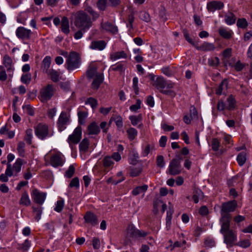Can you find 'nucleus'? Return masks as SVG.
Returning <instances> with one entry per match:
<instances>
[{
  "label": "nucleus",
  "instance_id": "obj_15",
  "mask_svg": "<svg viewBox=\"0 0 252 252\" xmlns=\"http://www.w3.org/2000/svg\"><path fill=\"white\" fill-rule=\"evenodd\" d=\"M224 6L223 3L220 1H212L207 4V9L210 12H214L217 10H220Z\"/></svg>",
  "mask_w": 252,
  "mask_h": 252
},
{
  "label": "nucleus",
  "instance_id": "obj_8",
  "mask_svg": "<svg viewBox=\"0 0 252 252\" xmlns=\"http://www.w3.org/2000/svg\"><path fill=\"white\" fill-rule=\"evenodd\" d=\"M147 234V232L137 229L133 225H129L127 227V235L129 238H138L140 237H145Z\"/></svg>",
  "mask_w": 252,
  "mask_h": 252
},
{
  "label": "nucleus",
  "instance_id": "obj_13",
  "mask_svg": "<svg viewBox=\"0 0 252 252\" xmlns=\"http://www.w3.org/2000/svg\"><path fill=\"white\" fill-rule=\"evenodd\" d=\"M69 121V117L67 113L62 112L58 120L57 124L60 131H62L66 128V125Z\"/></svg>",
  "mask_w": 252,
  "mask_h": 252
},
{
  "label": "nucleus",
  "instance_id": "obj_24",
  "mask_svg": "<svg viewBox=\"0 0 252 252\" xmlns=\"http://www.w3.org/2000/svg\"><path fill=\"white\" fill-rule=\"evenodd\" d=\"M23 163V159L21 158H18L16 162L14 163L13 167H12V172L13 173V176H17L18 173L21 170V167Z\"/></svg>",
  "mask_w": 252,
  "mask_h": 252
},
{
  "label": "nucleus",
  "instance_id": "obj_47",
  "mask_svg": "<svg viewBox=\"0 0 252 252\" xmlns=\"http://www.w3.org/2000/svg\"><path fill=\"white\" fill-rule=\"evenodd\" d=\"M32 129H28L26 132V135L25 136L24 140L29 145H31L32 143Z\"/></svg>",
  "mask_w": 252,
  "mask_h": 252
},
{
  "label": "nucleus",
  "instance_id": "obj_38",
  "mask_svg": "<svg viewBox=\"0 0 252 252\" xmlns=\"http://www.w3.org/2000/svg\"><path fill=\"white\" fill-rule=\"evenodd\" d=\"M155 150V145L154 144H148L143 149L142 152V156L144 157H147L151 151Z\"/></svg>",
  "mask_w": 252,
  "mask_h": 252
},
{
  "label": "nucleus",
  "instance_id": "obj_22",
  "mask_svg": "<svg viewBox=\"0 0 252 252\" xmlns=\"http://www.w3.org/2000/svg\"><path fill=\"white\" fill-rule=\"evenodd\" d=\"M101 27L103 29L112 33V34H116L118 31V28L116 26L109 22L102 23Z\"/></svg>",
  "mask_w": 252,
  "mask_h": 252
},
{
  "label": "nucleus",
  "instance_id": "obj_29",
  "mask_svg": "<svg viewBox=\"0 0 252 252\" xmlns=\"http://www.w3.org/2000/svg\"><path fill=\"white\" fill-rule=\"evenodd\" d=\"M88 131L90 135H96L99 133L100 129L95 122H93L88 126Z\"/></svg>",
  "mask_w": 252,
  "mask_h": 252
},
{
  "label": "nucleus",
  "instance_id": "obj_54",
  "mask_svg": "<svg viewBox=\"0 0 252 252\" xmlns=\"http://www.w3.org/2000/svg\"><path fill=\"white\" fill-rule=\"evenodd\" d=\"M139 18L146 22H149L151 21L150 15L146 11L141 12L139 14Z\"/></svg>",
  "mask_w": 252,
  "mask_h": 252
},
{
  "label": "nucleus",
  "instance_id": "obj_30",
  "mask_svg": "<svg viewBox=\"0 0 252 252\" xmlns=\"http://www.w3.org/2000/svg\"><path fill=\"white\" fill-rule=\"evenodd\" d=\"M51 63V58L50 56L45 57L42 62V68L43 69V72L46 73L50 70L49 69Z\"/></svg>",
  "mask_w": 252,
  "mask_h": 252
},
{
  "label": "nucleus",
  "instance_id": "obj_41",
  "mask_svg": "<svg viewBox=\"0 0 252 252\" xmlns=\"http://www.w3.org/2000/svg\"><path fill=\"white\" fill-rule=\"evenodd\" d=\"M235 100L232 95H230L227 99V106L226 108L232 110L235 108Z\"/></svg>",
  "mask_w": 252,
  "mask_h": 252
},
{
  "label": "nucleus",
  "instance_id": "obj_44",
  "mask_svg": "<svg viewBox=\"0 0 252 252\" xmlns=\"http://www.w3.org/2000/svg\"><path fill=\"white\" fill-rule=\"evenodd\" d=\"M25 144L23 141H20L18 143L17 145V150L20 156L23 157L25 155Z\"/></svg>",
  "mask_w": 252,
  "mask_h": 252
},
{
  "label": "nucleus",
  "instance_id": "obj_60",
  "mask_svg": "<svg viewBox=\"0 0 252 252\" xmlns=\"http://www.w3.org/2000/svg\"><path fill=\"white\" fill-rule=\"evenodd\" d=\"M23 109L26 111V112L31 116H33L34 112L32 107L29 104H27L23 106Z\"/></svg>",
  "mask_w": 252,
  "mask_h": 252
},
{
  "label": "nucleus",
  "instance_id": "obj_20",
  "mask_svg": "<svg viewBox=\"0 0 252 252\" xmlns=\"http://www.w3.org/2000/svg\"><path fill=\"white\" fill-rule=\"evenodd\" d=\"M46 73L54 82H57L61 78L60 72L53 69H50V70L48 71Z\"/></svg>",
  "mask_w": 252,
  "mask_h": 252
},
{
  "label": "nucleus",
  "instance_id": "obj_32",
  "mask_svg": "<svg viewBox=\"0 0 252 252\" xmlns=\"http://www.w3.org/2000/svg\"><path fill=\"white\" fill-rule=\"evenodd\" d=\"M125 68V65L121 63H118L116 64L112 65L111 66V69L112 70L114 71H118L120 74L124 73Z\"/></svg>",
  "mask_w": 252,
  "mask_h": 252
},
{
  "label": "nucleus",
  "instance_id": "obj_52",
  "mask_svg": "<svg viewBox=\"0 0 252 252\" xmlns=\"http://www.w3.org/2000/svg\"><path fill=\"white\" fill-rule=\"evenodd\" d=\"M204 244L206 247L212 248L215 246L216 242L213 238L208 237L205 240Z\"/></svg>",
  "mask_w": 252,
  "mask_h": 252
},
{
  "label": "nucleus",
  "instance_id": "obj_5",
  "mask_svg": "<svg viewBox=\"0 0 252 252\" xmlns=\"http://www.w3.org/2000/svg\"><path fill=\"white\" fill-rule=\"evenodd\" d=\"M55 89L52 84H48L43 88L39 92V98L43 103L46 102L53 96Z\"/></svg>",
  "mask_w": 252,
  "mask_h": 252
},
{
  "label": "nucleus",
  "instance_id": "obj_48",
  "mask_svg": "<svg viewBox=\"0 0 252 252\" xmlns=\"http://www.w3.org/2000/svg\"><path fill=\"white\" fill-rule=\"evenodd\" d=\"M208 63L209 65L216 67L219 65L220 62L219 58L218 57H216L214 58L209 59Z\"/></svg>",
  "mask_w": 252,
  "mask_h": 252
},
{
  "label": "nucleus",
  "instance_id": "obj_33",
  "mask_svg": "<svg viewBox=\"0 0 252 252\" xmlns=\"http://www.w3.org/2000/svg\"><path fill=\"white\" fill-rule=\"evenodd\" d=\"M236 20V18L235 15L232 12L226 14L224 16V21L228 25H231L234 24Z\"/></svg>",
  "mask_w": 252,
  "mask_h": 252
},
{
  "label": "nucleus",
  "instance_id": "obj_63",
  "mask_svg": "<svg viewBox=\"0 0 252 252\" xmlns=\"http://www.w3.org/2000/svg\"><path fill=\"white\" fill-rule=\"evenodd\" d=\"M64 207V201L63 200H60L57 202L54 210L58 212H60Z\"/></svg>",
  "mask_w": 252,
  "mask_h": 252
},
{
  "label": "nucleus",
  "instance_id": "obj_18",
  "mask_svg": "<svg viewBox=\"0 0 252 252\" xmlns=\"http://www.w3.org/2000/svg\"><path fill=\"white\" fill-rule=\"evenodd\" d=\"M12 176H13V173L12 172V166L8 164L5 173L1 174L0 175V181L1 182H7L9 180L8 177H12Z\"/></svg>",
  "mask_w": 252,
  "mask_h": 252
},
{
  "label": "nucleus",
  "instance_id": "obj_26",
  "mask_svg": "<svg viewBox=\"0 0 252 252\" xmlns=\"http://www.w3.org/2000/svg\"><path fill=\"white\" fill-rule=\"evenodd\" d=\"M19 203L20 205L25 206H29L31 204V201L27 191L22 193Z\"/></svg>",
  "mask_w": 252,
  "mask_h": 252
},
{
  "label": "nucleus",
  "instance_id": "obj_62",
  "mask_svg": "<svg viewBox=\"0 0 252 252\" xmlns=\"http://www.w3.org/2000/svg\"><path fill=\"white\" fill-rule=\"evenodd\" d=\"M141 100L139 99H137L136 104L131 105L129 109L132 112H136L141 108Z\"/></svg>",
  "mask_w": 252,
  "mask_h": 252
},
{
  "label": "nucleus",
  "instance_id": "obj_39",
  "mask_svg": "<svg viewBox=\"0 0 252 252\" xmlns=\"http://www.w3.org/2000/svg\"><path fill=\"white\" fill-rule=\"evenodd\" d=\"M203 195V192L199 189H195L193 190V194L192 195V199L195 203H197L199 202V199Z\"/></svg>",
  "mask_w": 252,
  "mask_h": 252
},
{
  "label": "nucleus",
  "instance_id": "obj_35",
  "mask_svg": "<svg viewBox=\"0 0 252 252\" xmlns=\"http://www.w3.org/2000/svg\"><path fill=\"white\" fill-rule=\"evenodd\" d=\"M228 82L227 80H223L220 84L219 85L218 88L216 90V93L220 95L222 93L223 90H226L227 89Z\"/></svg>",
  "mask_w": 252,
  "mask_h": 252
},
{
  "label": "nucleus",
  "instance_id": "obj_1",
  "mask_svg": "<svg viewBox=\"0 0 252 252\" xmlns=\"http://www.w3.org/2000/svg\"><path fill=\"white\" fill-rule=\"evenodd\" d=\"M237 206V201L235 200L223 203L220 209V222H223V227L226 228L228 223L231 222L232 215L230 213L233 212Z\"/></svg>",
  "mask_w": 252,
  "mask_h": 252
},
{
  "label": "nucleus",
  "instance_id": "obj_23",
  "mask_svg": "<svg viewBox=\"0 0 252 252\" xmlns=\"http://www.w3.org/2000/svg\"><path fill=\"white\" fill-rule=\"evenodd\" d=\"M61 30L65 34H68L69 33V20L68 19L65 17L63 16L61 21Z\"/></svg>",
  "mask_w": 252,
  "mask_h": 252
},
{
  "label": "nucleus",
  "instance_id": "obj_14",
  "mask_svg": "<svg viewBox=\"0 0 252 252\" xmlns=\"http://www.w3.org/2000/svg\"><path fill=\"white\" fill-rule=\"evenodd\" d=\"M81 135L82 128L80 126H78L74 129L73 133L69 136L67 141L69 144H77L80 141Z\"/></svg>",
  "mask_w": 252,
  "mask_h": 252
},
{
  "label": "nucleus",
  "instance_id": "obj_57",
  "mask_svg": "<svg viewBox=\"0 0 252 252\" xmlns=\"http://www.w3.org/2000/svg\"><path fill=\"white\" fill-rule=\"evenodd\" d=\"M237 26L238 28L244 29L248 26V23L244 18L239 19L237 22Z\"/></svg>",
  "mask_w": 252,
  "mask_h": 252
},
{
  "label": "nucleus",
  "instance_id": "obj_12",
  "mask_svg": "<svg viewBox=\"0 0 252 252\" xmlns=\"http://www.w3.org/2000/svg\"><path fill=\"white\" fill-rule=\"evenodd\" d=\"M50 163L54 167L63 166L64 163L63 156L60 152L53 155L50 158Z\"/></svg>",
  "mask_w": 252,
  "mask_h": 252
},
{
  "label": "nucleus",
  "instance_id": "obj_51",
  "mask_svg": "<svg viewBox=\"0 0 252 252\" xmlns=\"http://www.w3.org/2000/svg\"><path fill=\"white\" fill-rule=\"evenodd\" d=\"M96 68L94 66H91L87 71V76L88 78L91 79L96 75Z\"/></svg>",
  "mask_w": 252,
  "mask_h": 252
},
{
  "label": "nucleus",
  "instance_id": "obj_2",
  "mask_svg": "<svg viewBox=\"0 0 252 252\" xmlns=\"http://www.w3.org/2000/svg\"><path fill=\"white\" fill-rule=\"evenodd\" d=\"M74 24L85 32L92 27V22L90 17L85 11L81 10L76 13Z\"/></svg>",
  "mask_w": 252,
  "mask_h": 252
},
{
  "label": "nucleus",
  "instance_id": "obj_6",
  "mask_svg": "<svg viewBox=\"0 0 252 252\" xmlns=\"http://www.w3.org/2000/svg\"><path fill=\"white\" fill-rule=\"evenodd\" d=\"M178 158H173L170 161L168 167V173L171 175L179 174L182 171L181 160L182 158L179 156Z\"/></svg>",
  "mask_w": 252,
  "mask_h": 252
},
{
  "label": "nucleus",
  "instance_id": "obj_50",
  "mask_svg": "<svg viewBox=\"0 0 252 252\" xmlns=\"http://www.w3.org/2000/svg\"><path fill=\"white\" fill-rule=\"evenodd\" d=\"M183 32L184 34V37L190 44H191L194 47L196 46V45L198 44L197 42L193 41L192 39L189 37V33L188 32L187 30H183Z\"/></svg>",
  "mask_w": 252,
  "mask_h": 252
},
{
  "label": "nucleus",
  "instance_id": "obj_40",
  "mask_svg": "<svg viewBox=\"0 0 252 252\" xmlns=\"http://www.w3.org/2000/svg\"><path fill=\"white\" fill-rule=\"evenodd\" d=\"M103 165L106 168H110L113 166L114 162L112 158L109 156L105 157L102 160Z\"/></svg>",
  "mask_w": 252,
  "mask_h": 252
},
{
  "label": "nucleus",
  "instance_id": "obj_61",
  "mask_svg": "<svg viewBox=\"0 0 252 252\" xmlns=\"http://www.w3.org/2000/svg\"><path fill=\"white\" fill-rule=\"evenodd\" d=\"M69 187L78 189L79 187V180L78 177L74 178L70 182Z\"/></svg>",
  "mask_w": 252,
  "mask_h": 252
},
{
  "label": "nucleus",
  "instance_id": "obj_31",
  "mask_svg": "<svg viewBox=\"0 0 252 252\" xmlns=\"http://www.w3.org/2000/svg\"><path fill=\"white\" fill-rule=\"evenodd\" d=\"M84 11L89 13L92 16V19L94 21L99 16V14L95 12L91 6L88 5L87 4H85Z\"/></svg>",
  "mask_w": 252,
  "mask_h": 252
},
{
  "label": "nucleus",
  "instance_id": "obj_59",
  "mask_svg": "<svg viewBox=\"0 0 252 252\" xmlns=\"http://www.w3.org/2000/svg\"><path fill=\"white\" fill-rule=\"evenodd\" d=\"M87 113L85 112L79 111L78 112L79 123L81 124L84 123L85 120L87 117Z\"/></svg>",
  "mask_w": 252,
  "mask_h": 252
},
{
  "label": "nucleus",
  "instance_id": "obj_17",
  "mask_svg": "<svg viewBox=\"0 0 252 252\" xmlns=\"http://www.w3.org/2000/svg\"><path fill=\"white\" fill-rule=\"evenodd\" d=\"M198 50H200L204 52L214 51L215 49V46L214 44L204 42L200 46H198L196 45L195 47Z\"/></svg>",
  "mask_w": 252,
  "mask_h": 252
},
{
  "label": "nucleus",
  "instance_id": "obj_46",
  "mask_svg": "<svg viewBox=\"0 0 252 252\" xmlns=\"http://www.w3.org/2000/svg\"><path fill=\"white\" fill-rule=\"evenodd\" d=\"M85 104L90 105L92 109L94 110L97 107L98 103L96 99L90 97L86 101Z\"/></svg>",
  "mask_w": 252,
  "mask_h": 252
},
{
  "label": "nucleus",
  "instance_id": "obj_21",
  "mask_svg": "<svg viewBox=\"0 0 252 252\" xmlns=\"http://www.w3.org/2000/svg\"><path fill=\"white\" fill-rule=\"evenodd\" d=\"M127 54L124 51L113 52L110 54V59L112 61H116L120 59H126Z\"/></svg>",
  "mask_w": 252,
  "mask_h": 252
},
{
  "label": "nucleus",
  "instance_id": "obj_16",
  "mask_svg": "<svg viewBox=\"0 0 252 252\" xmlns=\"http://www.w3.org/2000/svg\"><path fill=\"white\" fill-rule=\"evenodd\" d=\"M84 219L87 223H91L92 225H95L98 222L96 215L91 212H86Z\"/></svg>",
  "mask_w": 252,
  "mask_h": 252
},
{
  "label": "nucleus",
  "instance_id": "obj_53",
  "mask_svg": "<svg viewBox=\"0 0 252 252\" xmlns=\"http://www.w3.org/2000/svg\"><path fill=\"white\" fill-rule=\"evenodd\" d=\"M32 79V75L31 73H28L24 74H23L21 80L22 82L26 84H29Z\"/></svg>",
  "mask_w": 252,
  "mask_h": 252
},
{
  "label": "nucleus",
  "instance_id": "obj_9",
  "mask_svg": "<svg viewBox=\"0 0 252 252\" xmlns=\"http://www.w3.org/2000/svg\"><path fill=\"white\" fill-rule=\"evenodd\" d=\"M35 135L42 140L46 138L48 135V127L44 124L39 123L35 127Z\"/></svg>",
  "mask_w": 252,
  "mask_h": 252
},
{
  "label": "nucleus",
  "instance_id": "obj_19",
  "mask_svg": "<svg viewBox=\"0 0 252 252\" xmlns=\"http://www.w3.org/2000/svg\"><path fill=\"white\" fill-rule=\"evenodd\" d=\"M106 43L103 40L93 41L90 46L93 50H102L106 47Z\"/></svg>",
  "mask_w": 252,
  "mask_h": 252
},
{
  "label": "nucleus",
  "instance_id": "obj_49",
  "mask_svg": "<svg viewBox=\"0 0 252 252\" xmlns=\"http://www.w3.org/2000/svg\"><path fill=\"white\" fill-rule=\"evenodd\" d=\"M142 168L141 166L133 168L130 169V175L132 177L138 176L142 172Z\"/></svg>",
  "mask_w": 252,
  "mask_h": 252
},
{
  "label": "nucleus",
  "instance_id": "obj_55",
  "mask_svg": "<svg viewBox=\"0 0 252 252\" xmlns=\"http://www.w3.org/2000/svg\"><path fill=\"white\" fill-rule=\"evenodd\" d=\"M157 165L160 168H163L164 166L165 161L164 157L162 156L159 155L157 156Z\"/></svg>",
  "mask_w": 252,
  "mask_h": 252
},
{
  "label": "nucleus",
  "instance_id": "obj_45",
  "mask_svg": "<svg viewBox=\"0 0 252 252\" xmlns=\"http://www.w3.org/2000/svg\"><path fill=\"white\" fill-rule=\"evenodd\" d=\"M89 146V140L87 138H84L80 143L79 148L81 151L85 152L87 150Z\"/></svg>",
  "mask_w": 252,
  "mask_h": 252
},
{
  "label": "nucleus",
  "instance_id": "obj_28",
  "mask_svg": "<svg viewBox=\"0 0 252 252\" xmlns=\"http://www.w3.org/2000/svg\"><path fill=\"white\" fill-rule=\"evenodd\" d=\"M166 83L161 77H158L153 84L158 90H163L166 87Z\"/></svg>",
  "mask_w": 252,
  "mask_h": 252
},
{
  "label": "nucleus",
  "instance_id": "obj_42",
  "mask_svg": "<svg viewBox=\"0 0 252 252\" xmlns=\"http://www.w3.org/2000/svg\"><path fill=\"white\" fill-rule=\"evenodd\" d=\"M129 119L130 120L131 123L133 126H136L139 122L142 121V114H139L138 116H129Z\"/></svg>",
  "mask_w": 252,
  "mask_h": 252
},
{
  "label": "nucleus",
  "instance_id": "obj_56",
  "mask_svg": "<svg viewBox=\"0 0 252 252\" xmlns=\"http://www.w3.org/2000/svg\"><path fill=\"white\" fill-rule=\"evenodd\" d=\"M33 211L35 213V219L38 221L41 218V215L42 214V210L41 207L35 208L32 207Z\"/></svg>",
  "mask_w": 252,
  "mask_h": 252
},
{
  "label": "nucleus",
  "instance_id": "obj_64",
  "mask_svg": "<svg viewBox=\"0 0 252 252\" xmlns=\"http://www.w3.org/2000/svg\"><path fill=\"white\" fill-rule=\"evenodd\" d=\"M237 245L244 248H247L250 246L251 242L249 240H244L240 241Z\"/></svg>",
  "mask_w": 252,
  "mask_h": 252
},
{
  "label": "nucleus",
  "instance_id": "obj_58",
  "mask_svg": "<svg viewBox=\"0 0 252 252\" xmlns=\"http://www.w3.org/2000/svg\"><path fill=\"white\" fill-rule=\"evenodd\" d=\"M75 172V167L73 165L69 166L68 170L65 172V176L68 178L73 176Z\"/></svg>",
  "mask_w": 252,
  "mask_h": 252
},
{
  "label": "nucleus",
  "instance_id": "obj_36",
  "mask_svg": "<svg viewBox=\"0 0 252 252\" xmlns=\"http://www.w3.org/2000/svg\"><path fill=\"white\" fill-rule=\"evenodd\" d=\"M126 132L128 139L131 141L133 140L138 134L137 130L133 127H130L128 128L126 130Z\"/></svg>",
  "mask_w": 252,
  "mask_h": 252
},
{
  "label": "nucleus",
  "instance_id": "obj_43",
  "mask_svg": "<svg viewBox=\"0 0 252 252\" xmlns=\"http://www.w3.org/2000/svg\"><path fill=\"white\" fill-rule=\"evenodd\" d=\"M220 145V142L218 138H214L212 139L211 141V147L214 151L217 152L219 151Z\"/></svg>",
  "mask_w": 252,
  "mask_h": 252
},
{
  "label": "nucleus",
  "instance_id": "obj_3",
  "mask_svg": "<svg viewBox=\"0 0 252 252\" xmlns=\"http://www.w3.org/2000/svg\"><path fill=\"white\" fill-rule=\"evenodd\" d=\"M81 63L79 54L75 51L69 53L66 61L65 67L68 71H71L79 67Z\"/></svg>",
  "mask_w": 252,
  "mask_h": 252
},
{
  "label": "nucleus",
  "instance_id": "obj_37",
  "mask_svg": "<svg viewBox=\"0 0 252 252\" xmlns=\"http://www.w3.org/2000/svg\"><path fill=\"white\" fill-rule=\"evenodd\" d=\"M147 189L148 186L146 185H144L142 186H138L133 189L132 193L133 195L136 196L141 193L145 192Z\"/></svg>",
  "mask_w": 252,
  "mask_h": 252
},
{
  "label": "nucleus",
  "instance_id": "obj_34",
  "mask_svg": "<svg viewBox=\"0 0 252 252\" xmlns=\"http://www.w3.org/2000/svg\"><path fill=\"white\" fill-rule=\"evenodd\" d=\"M236 160L239 166H243L247 160V153L246 152L240 153L237 157Z\"/></svg>",
  "mask_w": 252,
  "mask_h": 252
},
{
  "label": "nucleus",
  "instance_id": "obj_10",
  "mask_svg": "<svg viewBox=\"0 0 252 252\" xmlns=\"http://www.w3.org/2000/svg\"><path fill=\"white\" fill-rule=\"evenodd\" d=\"M32 32L23 27H18L16 31L17 37L22 40H29L31 38Z\"/></svg>",
  "mask_w": 252,
  "mask_h": 252
},
{
  "label": "nucleus",
  "instance_id": "obj_4",
  "mask_svg": "<svg viewBox=\"0 0 252 252\" xmlns=\"http://www.w3.org/2000/svg\"><path fill=\"white\" fill-rule=\"evenodd\" d=\"M220 232L224 236V242L227 245H231L236 240V235L232 230L230 229V222L228 223L226 228L223 227V222H220Z\"/></svg>",
  "mask_w": 252,
  "mask_h": 252
},
{
  "label": "nucleus",
  "instance_id": "obj_25",
  "mask_svg": "<svg viewBox=\"0 0 252 252\" xmlns=\"http://www.w3.org/2000/svg\"><path fill=\"white\" fill-rule=\"evenodd\" d=\"M219 32L220 35L223 38L226 39H229L231 38L233 34L231 30H228L224 27H220L219 29Z\"/></svg>",
  "mask_w": 252,
  "mask_h": 252
},
{
  "label": "nucleus",
  "instance_id": "obj_7",
  "mask_svg": "<svg viewBox=\"0 0 252 252\" xmlns=\"http://www.w3.org/2000/svg\"><path fill=\"white\" fill-rule=\"evenodd\" d=\"M121 3V0H98L96 5L100 10L104 11L107 5L116 7Z\"/></svg>",
  "mask_w": 252,
  "mask_h": 252
},
{
  "label": "nucleus",
  "instance_id": "obj_27",
  "mask_svg": "<svg viewBox=\"0 0 252 252\" xmlns=\"http://www.w3.org/2000/svg\"><path fill=\"white\" fill-rule=\"evenodd\" d=\"M103 81L102 75L100 74H96L92 83V88L97 90Z\"/></svg>",
  "mask_w": 252,
  "mask_h": 252
},
{
  "label": "nucleus",
  "instance_id": "obj_11",
  "mask_svg": "<svg viewBox=\"0 0 252 252\" xmlns=\"http://www.w3.org/2000/svg\"><path fill=\"white\" fill-rule=\"evenodd\" d=\"M31 196L35 203L42 205L46 197V193L41 192L37 189H34L31 193Z\"/></svg>",
  "mask_w": 252,
  "mask_h": 252
}]
</instances>
